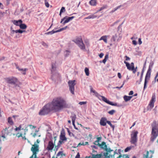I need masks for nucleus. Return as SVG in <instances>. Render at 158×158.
Listing matches in <instances>:
<instances>
[{"label":"nucleus","instance_id":"nucleus-11","mask_svg":"<svg viewBox=\"0 0 158 158\" xmlns=\"http://www.w3.org/2000/svg\"><path fill=\"white\" fill-rule=\"evenodd\" d=\"M138 132L137 131H133L131 134V139L130 142L131 144L136 145V143L137 141V135L138 134Z\"/></svg>","mask_w":158,"mask_h":158},{"label":"nucleus","instance_id":"nucleus-61","mask_svg":"<svg viewBox=\"0 0 158 158\" xmlns=\"http://www.w3.org/2000/svg\"><path fill=\"white\" fill-rule=\"evenodd\" d=\"M126 57V61H128L130 60V58L128 56H125Z\"/></svg>","mask_w":158,"mask_h":158},{"label":"nucleus","instance_id":"nucleus-26","mask_svg":"<svg viewBox=\"0 0 158 158\" xmlns=\"http://www.w3.org/2000/svg\"><path fill=\"white\" fill-rule=\"evenodd\" d=\"M98 17V16L96 14H94L93 15H92L88 16L87 17L85 18L86 19H95L97 17Z\"/></svg>","mask_w":158,"mask_h":158},{"label":"nucleus","instance_id":"nucleus-54","mask_svg":"<svg viewBox=\"0 0 158 158\" xmlns=\"http://www.w3.org/2000/svg\"><path fill=\"white\" fill-rule=\"evenodd\" d=\"M101 137H97V140H96L97 141H98V142H99V141L101 140Z\"/></svg>","mask_w":158,"mask_h":158},{"label":"nucleus","instance_id":"nucleus-41","mask_svg":"<svg viewBox=\"0 0 158 158\" xmlns=\"http://www.w3.org/2000/svg\"><path fill=\"white\" fill-rule=\"evenodd\" d=\"M70 52L68 50H66L64 52V54L66 56H67L69 55Z\"/></svg>","mask_w":158,"mask_h":158},{"label":"nucleus","instance_id":"nucleus-7","mask_svg":"<svg viewBox=\"0 0 158 158\" xmlns=\"http://www.w3.org/2000/svg\"><path fill=\"white\" fill-rule=\"evenodd\" d=\"M153 65V63L152 62H151L150 63L148 69L146 73L145 78L143 90H144L146 88L147 83L150 80L151 76V71Z\"/></svg>","mask_w":158,"mask_h":158},{"label":"nucleus","instance_id":"nucleus-28","mask_svg":"<svg viewBox=\"0 0 158 158\" xmlns=\"http://www.w3.org/2000/svg\"><path fill=\"white\" fill-rule=\"evenodd\" d=\"M89 3L91 6H95L97 4V0H91L89 2Z\"/></svg>","mask_w":158,"mask_h":158},{"label":"nucleus","instance_id":"nucleus-18","mask_svg":"<svg viewBox=\"0 0 158 158\" xmlns=\"http://www.w3.org/2000/svg\"><path fill=\"white\" fill-rule=\"evenodd\" d=\"M52 73H54V76L56 77L58 75V74L56 73V72H55V71L56 70V63L55 62H53L52 63Z\"/></svg>","mask_w":158,"mask_h":158},{"label":"nucleus","instance_id":"nucleus-29","mask_svg":"<svg viewBox=\"0 0 158 158\" xmlns=\"http://www.w3.org/2000/svg\"><path fill=\"white\" fill-rule=\"evenodd\" d=\"M74 18V16H72L71 17L66 16L64 17L63 19H61V20H71Z\"/></svg>","mask_w":158,"mask_h":158},{"label":"nucleus","instance_id":"nucleus-56","mask_svg":"<svg viewBox=\"0 0 158 158\" xmlns=\"http://www.w3.org/2000/svg\"><path fill=\"white\" fill-rule=\"evenodd\" d=\"M123 87V85H121L120 87H114V88H113V89H120L121 88H122Z\"/></svg>","mask_w":158,"mask_h":158},{"label":"nucleus","instance_id":"nucleus-63","mask_svg":"<svg viewBox=\"0 0 158 158\" xmlns=\"http://www.w3.org/2000/svg\"><path fill=\"white\" fill-rule=\"evenodd\" d=\"M103 55H104L103 53H101L99 55V56L100 58H101L103 56Z\"/></svg>","mask_w":158,"mask_h":158},{"label":"nucleus","instance_id":"nucleus-50","mask_svg":"<svg viewBox=\"0 0 158 158\" xmlns=\"http://www.w3.org/2000/svg\"><path fill=\"white\" fill-rule=\"evenodd\" d=\"M42 45L44 47L47 48L48 47V45L46 44V43H45L44 42H42Z\"/></svg>","mask_w":158,"mask_h":158},{"label":"nucleus","instance_id":"nucleus-10","mask_svg":"<svg viewBox=\"0 0 158 158\" xmlns=\"http://www.w3.org/2000/svg\"><path fill=\"white\" fill-rule=\"evenodd\" d=\"M49 112V103H47L45 105L39 112L40 115H45L48 114Z\"/></svg>","mask_w":158,"mask_h":158},{"label":"nucleus","instance_id":"nucleus-45","mask_svg":"<svg viewBox=\"0 0 158 158\" xmlns=\"http://www.w3.org/2000/svg\"><path fill=\"white\" fill-rule=\"evenodd\" d=\"M21 126L20 125L18 127H16L15 129V131H19L21 130Z\"/></svg>","mask_w":158,"mask_h":158},{"label":"nucleus","instance_id":"nucleus-57","mask_svg":"<svg viewBox=\"0 0 158 158\" xmlns=\"http://www.w3.org/2000/svg\"><path fill=\"white\" fill-rule=\"evenodd\" d=\"M117 75L118 78L120 79H121V74L120 73H118L117 74Z\"/></svg>","mask_w":158,"mask_h":158},{"label":"nucleus","instance_id":"nucleus-46","mask_svg":"<svg viewBox=\"0 0 158 158\" xmlns=\"http://www.w3.org/2000/svg\"><path fill=\"white\" fill-rule=\"evenodd\" d=\"M16 136L18 138L22 137V134L18 133L16 135Z\"/></svg>","mask_w":158,"mask_h":158},{"label":"nucleus","instance_id":"nucleus-4","mask_svg":"<svg viewBox=\"0 0 158 158\" xmlns=\"http://www.w3.org/2000/svg\"><path fill=\"white\" fill-rule=\"evenodd\" d=\"M90 92L94 93V95L100 100H102L108 104L112 106H115L117 105V104L116 103H114L113 102H110L108 100L107 98L104 96L101 95L95 90H94L92 88L90 89Z\"/></svg>","mask_w":158,"mask_h":158},{"label":"nucleus","instance_id":"nucleus-9","mask_svg":"<svg viewBox=\"0 0 158 158\" xmlns=\"http://www.w3.org/2000/svg\"><path fill=\"white\" fill-rule=\"evenodd\" d=\"M31 151L33 153V155L30 158H37L36 154L39 152V146L38 144L35 143L32 145L31 148Z\"/></svg>","mask_w":158,"mask_h":158},{"label":"nucleus","instance_id":"nucleus-37","mask_svg":"<svg viewBox=\"0 0 158 158\" xmlns=\"http://www.w3.org/2000/svg\"><path fill=\"white\" fill-rule=\"evenodd\" d=\"M107 7V6L106 5H104L102 7L100 8L99 11H100L104 9H106Z\"/></svg>","mask_w":158,"mask_h":158},{"label":"nucleus","instance_id":"nucleus-38","mask_svg":"<svg viewBox=\"0 0 158 158\" xmlns=\"http://www.w3.org/2000/svg\"><path fill=\"white\" fill-rule=\"evenodd\" d=\"M115 111L114 110H112L109 111L108 113L109 114L111 115H113L115 112Z\"/></svg>","mask_w":158,"mask_h":158},{"label":"nucleus","instance_id":"nucleus-62","mask_svg":"<svg viewBox=\"0 0 158 158\" xmlns=\"http://www.w3.org/2000/svg\"><path fill=\"white\" fill-rule=\"evenodd\" d=\"M29 126L30 127V128L31 129H32L33 128L34 129L35 128V127L32 125H29Z\"/></svg>","mask_w":158,"mask_h":158},{"label":"nucleus","instance_id":"nucleus-23","mask_svg":"<svg viewBox=\"0 0 158 158\" xmlns=\"http://www.w3.org/2000/svg\"><path fill=\"white\" fill-rule=\"evenodd\" d=\"M109 35H103L99 39V40H103L105 43L106 44L107 43V39L109 38Z\"/></svg>","mask_w":158,"mask_h":158},{"label":"nucleus","instance_id":"nucleus-33","mask_svg":"<svg viewBox=\"0 0 158 158\" xmlns=\"http://www.w3.org/2000/svg\"><path fill=\"white\" fill-rule=\"evenodd\" d=\"M84 71L86 75L87 76H89V71L88 68L85 67V69Z\"/></svg>","mask_w":158,"mask_h":158},{"label":"nucleus","instance_id":"nucleus-25","mask_svg":"<svg viewBox=\"0 0 158 158\" xmlns=\"http://www.w3.org/2000/svg\"><path fill=\"white\" fill-rule=\"evenodd\" d=\"M102 155L99 154H92L91 156V158H102Z\"/></svg>","mask_w":158,"mask_h":158},{"label":"nucleus","instance_id":"nucleus-51","mask_svg":"<svg viewBox=\"0 0 158 158\" xmlns=\"http://www.w3.org/2000/svg\"><path fill=\"white\" fill-rule=\"evenodd\" d=\"M46 0H45V5L47 7H48L49 6V4L48 2H46Z\"/></svg>","mask_w":158,"mask_h":158},{"label":"nucleus","instance_id":"nucleus-20","mask_svg":"<svg viewBox=\"0 0 158 158\" xmlns=\"http://www.w3.org/2000/svg\"><path fill=\"white\" fill-rule=\"evenodd\" d=\"M10 30H11V33L13 34H14L15 33H19L21 34L23 32H26L25 31L21 30L20 29H19V30H14L13 29V28L12 27H10Z\"/></svg>","mask_w":158,"mask_h":158},{"label":"nucleus","instance_id":"nucleus-35","mask_svg":"<svg viewBox=\"0 0 158 158\" xmlns=\"http://www.w3.org/2000/svg\"><path fill=\"white\" fill-rule=\"evenodd\" d=\"M8 123L11 125H13L14 124L11 117H9L8 118Z\"/></svg>","mask_w":158,"mask_h":158},{"label":"nucleus","instance_id":"nucleus-2","mask_svg":"<svg viewBox=\"0 0 158 158\" xmlns=\"http://www.w3.org/2000/svg\"><path fill=\"white\" fill-rule=\"evenodd\" d=\"M99 146L106 150L107 152L104 154L105 158H129L128 155H124L122 156L113 150H111L110 148H107L106 143L104 142H103L100 144Z\"/></svg>","mask_w":158,"mask_h":158},{"label":"nucleus","instance_id":"nucleus-49","mask_svg":"<svg viewBox=\"0 0 158 158\" xmlns=\"http://www.w3.org/2000/svg\"><path fill=\"white\" fill-rule=\"evenodd\" d=\"M81 145H84V142H82V143H79L77 145V147H80Z\"/></svg>","mask_w":158,"mask_h":158},{"label":"nucleus","instance_id":"nucleus-64","mask_svg":"<svg viewBox=\"0 0 158 158\" xmlns=\"http://www.w3.org/2000/svg\"><path fill=\"white\" fill-rule=\"evenodd\" d=\"M75 158H80V155L78 153L75 157Z\"/></svg>","mask_w":158,"mask_h":158},{"label":"nucleus","instance_id":"nucleus-14","mask_svg":"<svg viewBox=\"0 0 158 158\" xmlns=\"http://www.w3.org/2000/svg\"><path fill=\"white\" fill-rule=\"evenodd\" d=\"M6 82L9 84L15 85L18 82V79L15 77L8 78L6 79Z\"/></svg>","mask_w":158,"mask_h":158},{"label":"nucleus","instance_id":"nucleus-31","mask_svg":"<svg viewBox=\"0 0 158 158\" xmlns=\"http://www.w3.org/2000/svg\"><path fill=\"white\" fill-rule=\"evenodd\" d=\"M65 155L64 154L62 151H60L59 152L57 155V156L58 157H62L63 156H65Z\"/></svg>","mask_w":158,"mask_h":158},{"label":"nucleus","instance_id":"nucleus-42","mask_svg":"<svg viewBox=\"0 0 158 158\" xmlns=\"http://www.w3.org/2000/svg\"><path fill=\"white\" fill-rule=\"evenodd\" d=\"M107 123L109 124L111 127L113 129L114 128V126L111 123L110 121H108L107 122Z\"/></svg>","mask_w":158,"mask_h":158},{"label":"nucleus","instance_id":"nucleus-13","mask_svg":"<svg viewBox=\"0 0 158 158\" xmlns=\"http://www.w3.org/2000/svg\"><path fill=\"white\" fill-rule=\"evenodd\" d=\"M75 82V80H70L68 82V84L69 86V90L71 93L73 94H74V87L76 85Z\"/></svg>","mask_w":158,"mask_h":158},{"label":"nucleus","instance_id":"nucleus-6","mask_svg":"<svg viewBox=\"0 0 158 158\" xmlns=\"http://www.w3.org/2000/svg\"><path fill=\"white\" fill-rule=\"evenodd\" d=\"M82 50L85 51V46L83 43L82 38L81 36H79L76 37L73 40Z\"/></svg>","mask_w":158,"mask_h":158},{"label":"nucleus","instance_id":"nucleus-30","mask_svg":"<svg viewBox=\"0 0 158 158\" xmlns=\"http://www.w3.org/2000/svg\"><path fill=\"white\" fill-rule=\"evenodd\" d=\"M132 97V96H127L126 95H125L124 96V100L126 102H127L130 100H131V98Z\"/></svg>","mask_w":158,"mask_h":158},{"label":"nucleus","instance_id":"nucleus-12","mask_svg":"<svg viewBox=\"0 0 158 158\" xmlns=\"http://www.w3.org/2000/svg\"><path fill=\"white\" fill-rule=\"evenodd\" d=\"M12 128L8 127L6 128L5 129H4L2 131V137L4 139L6 138V136L7 135H11V132L12 131Z\"/></svg>","mask_w":158,"mask_h":158},{"label":"nucleus","instance_id":"nucleus-34","mask_svg":"<svg viewBox=\"0 0 158 158\" xmlns=\"http://www.w3.org/2000/svg\"><path fill=\"white\" fill-rule=\"evenodd\" d=\"M122 6V5H121L119 6H117V7L115 8L114 9H113L112 10L110 11V13H113L116 10H117L120 8Z\"/></svg>","mask_w":158,"mask_h":158},{"label":"nucleus","instance_id":"nucleus-21","mask_svg":"<svg viewBox=\"0 0 158 158\" xmlns=\"http://www.w3.org/2000/svg\"><path fill=\"white\" fill-rule=\"evenodd\" d=\"M107 121L106 118L102 117L100 120V124L101 126H105L107 123Z\"/></svg>","mask_w":158,"mask_h":158},{"label":"nucleus","instance_id":"nucleus-47","mask_svg":"<svg viewBox=\"0 0 158 158\" xmlns=\"http://www.w3.org/2000/svg\"><path fill=\"white\" fill-rule=\"evenodd\" d=\"M86 102H81L79 103V104L81 105L85 104L86 103Z\"/></svg>","mask_w":158,"mask_h":158},{"label":"nucleus","instance_id":"nucleus-40","mask_svg":"<svg viewBox=\"0 0 158 158\" xmlns=\"http://www.w3.org/2000/svg\"><path fill=\"white\" fill-rule=\"evenodd\" d=\"M132 147L131 146L127 147V148H126L125 149V152H127L128 151H129L131 149Z\"/></svg>","mask_w":158,"mask_h":158},{"label":"nucleus","instance_id":"nucleus-58","mask_svg":"<svg viewBox=\"0 0 158 158\" xmlns=\"http://www.w3.org/2000/svg\"><path fill=\"white\" fill-rule=\"evenodd\" d=\"M38 131H35V133H34V134L32 136L34 137H35L37 135L36 132H38Z\"/></svg>","mask_w":158,"mask_h":158},{"label":"nucleus","instance_id":"nucleus-3","mask_svg":"<svg viewBox=\"0 0 158 158\" xmlns=\"http://www.w3.org/2000/svg\"><path fill=\"white\" fill-rule=\"evenodd\" d=\"M90 92L94 93V95L100 100H102L108 104L112 106H115L117 105V104L116 103H114L113 102H110L108 100L107 98L104 96L101 95L95 90H94L92 88L90 89Z\"/></svg>","mask_w":158,"mask_h":158},{"label":"nucleus","instance_id":"nucleus-16","mask_svg":"<svg viewBox=\"0 0 158 158\" xmlns=\"http://www.w3.org/2000/svg\"><path fill=\"white\" fill-rule=\"evenodd\" d=\"M154 153V152L153 151H147L146 154L143 155V158H152Z\"/></svg>","mask_w":158,"mask_h":158},{"label":"nucleus","instance_id":"nucleus-55","mask_svg":"<svg viewBox=\"0 0 158 158\" xmlns=\"http://www.w3.org/2000/svg\"><path fill=\"white\" fill-rule=\"evenodd\" d=\"M130 66L131 68H134V63L133 62L131 63V64H130Z\"/></svg>","mask_w":158,"mask_h":158},{"label":"nucleus","instance_id":"nucleus-15","mask_svg":"<svg viewBox=\"0 0 158 158\" xmlns=\"http://www.w3.org/2000/svg\"><path fill=\"white\" fill-rule=\"evenodd\" d=\"M156 97L155 94H153L152 95L151 99L150 102L149 106L151 109L154 106V103L156 101Z\"/></svg>","mask_w":158,"mask_h":158},{"label":"nucleus","instance_id":"nucleus-44","mask_svg":"<svg viewBox=\"0 0 158 158\" xmlns=\"http://www.w3.org/2000/svg\"><path fill=\"white\" fill-rule=\"evenodd\" d=\"M143 72L141 73V76H140V81H139V82L138 83L139 84H140V82H141L142 80V77H143Z\"/></svg>","mask_w":158,"mask_h":158},{"label":"nucleus","instance_id":"nucleus-27","mask_svg":"<svg viewBox=\"0 0 158 158\" xmlns=\"http://www.w3.org/2000/svg\"><path fill=\"white\" fill-rule=\"evenodd\" d=\"M60 138V139L62 141H66L67 140V139L65 137L64 133H61Z\"/></svg>","mask_w":158,"mask_h":158},{"label":"nucleus","instance_id":"nucleus-32","mask_svg":"<svg viewBox=\"0 0 158 158\" xmlns=\"http://www.w3.org/2000/svg\"><path fill=\"white\" fill-rule=\"evenodd\" d=\"M19 27L21 29H25L27 27V26L26 24H23L22 23H21Z\"/></svg>","mask_w":158,"mask_h":158},{"label":"nucleus","instance_id":"nucleus-5","mask_svg":"<svg viewBox=\"0 0 158 158\" xmlns=\"http://www.w3.org/2000/svg\"><path fill=\"white\" fill-rule=\"evenodd\" d=\"M152 126V131L150 140L152 142L158 135V126L155 122L153 123Z\"/></svg>","mask_w":158,"mask_h":158},{"label":"nucleus","instance_id":"nucleus-17","mask_svg":"<svg viewBox=\"0 0 158 158\" xmlns=\"http://www.w3.org/2000/svg\"><path fill=\"white\" fill-rule=\"evenodd\" d=\"M124 63L126 64V66L127 68L129 70H132L133 71V73H135L137 71V67H136L135 68L134 67V68H131V66H130V64L126 62L125 61H124Z\"/></svg>","mask_w":158,"mask_h":158},{"label":"nucleus","instance_id":"nucleus-48","mask_svg":"<svg viewBox=\"0 0 158 158\" xmlns=\"http://www.w3.org/2000/svg\"><path fill=\"white\" fill-rule=\"evenodd\" d=\"M54 147L53 144L51 143L50 141V150H52Z\"/></svg>","mask_w":158,"mask_h":158},{"label":"nucleus","instance_id":"nucleus-19","mask_svg":"<svg viewBox=\"0 0 158 158\" xmlns=\"http://www.w3.org/2000/svg\"><path fill=\"white\" fill-rule=\"evenodd\" d=\"M67 27V26H66L64 27L59 29L58 30H57L56 29H55L52 31H50V34H52L56 32H60L66 29Z\"/></svg>","mask_w":158,"mask_h":158},{"label":"nucleus","instance_id":"nucleus-39","mask_svg":"<svg viewBox=\"0 0 158 158\" xmlns=\"http://www.w3.org/2000/svg\"><path fill=\"white\" fill-rule=\"evenodd\" d=\"M65 10V8L64 7H62L60 11V15H61V14L64 12Z\"/></svg>","mask_w":158,"mask_h":158},{"label":"nucleus","instance_id":"nucleus-43","mask_svg":"<svg viewBox=\"0 0 158 158\" xmlns=\"http://www.w3.org/2000/svg\"><path fill=\"white\" fill-rule=\"evenodd\" d=\"M69 20H61L60 23H63L64 24L65 23L69 22Z\"/></svg>","mask_w":158,"mask_h":158},{"label":"nucleus","instance_id":"nucleus-59","mask_svg":"<svg viewBox=\"0 0 158 158\" xmlns=\"http://www.w3.org/2000/svg\"><path fill=\"white\" fill-rule=\"evenodd\" d=\"M132 44L134 45H136L137 44V43L135 40H133L132 41Z\"/></svg>","mask_w":158,"mask_h":158},{"label":"nucleus","instance_id":"nucleus-1","mask_svg":"<svg viewBox=\"0 0 158 158\" xmlns=\"http://www.w3.org/2000/svg\"><path fill=\"white\" fill-rule=\"evenodd\" d=\"M52 109L55 111H60L69 107L66 100L62 97H58L54 98L52 102Z\"/></svg>","mask_w":158,"mask_h":158},{"label":"nucleus","instance_id":"nucleus-53","mask_svg":"<svg viewBox=\"0 0 158 158\" xmlns=\"http://www.w3.org/2000/svg\"><path fill=\"white\" fill-rule=\"evenodd\" d=\"M138 43L139 45L142 44V41L141 40V39L140 38H139L138 39Z\"/></svg>","mask_w":158,"mask_h":158},{"label":"nucleus","instance_id":"nucleus-60","mask_svg":"<svg viewBox=\"0 0 158 158\" xmlns=\"http://www.w3.org/2000/svg\"><path fill=\"white\" fill-rule=\"evenodd\" d=\"M86 45L87 47H88L89 46V43L88 41L85 42Z\"/></svg>","mask_w":158,"mask_h":158},{"label":"nucleus","instance_id":"nucleus-24","mask_svg":"<svg viewBox=\"0 0 158 158\" xmlns=\"http://www.w3.org/2000/svg\"><path fill=\"white\" fill-rule=\"evenodd\" d=\"M12 22L16 26H19L21 23L23 22L22 20H12Z\"/></svg>","mask_w":158,"mask_h":158},{"label":"nucleus","instance_id":"nucleus-36","mask_svg":"<svg viewBox=\"0 0 158 158\" xmlns=\"http://www.w3.org/2000/svg\"><path fill=\"white\" fill-rule=\"evenodd\" d=\"M71 118L72 122H75L76 118V115L75 114H73Z\"/></svg>","mask_w":158,"mask_h":158},{"label":"nucleus","instance_id":"nucleus-8","mask_svg":"<svg viewBox=\"0 0 158 158\" xmlns=\"http://www.w3.org/2000/svg\"><path fill=\"white\" fill-rule=\"evenodd\" d=\"M122 38L121 35L119 34H115L113 35L110 40L111 43L110 44V46L114 45L116 47L117 45V42L120 41Z\"/></svg>","mask_w":158,"mask_h":158},{"label":"nucleus","instance_id":"nucleus-52","mask_svg":"<svg viewBox=\"0 0 158 158\" xmlns=\"http://www.w3.org/2000/svg\"><path fill=\"white\" fill-rule=\"evenodd\" d=\"M94 143V144H95V145H99V146H100V144L99 143V142H98V141H96Z\"/></svg>","mask_w":158,"mask_h":158},{"label":"nucleus","instance_id":"nucleus-22","mask_svg":"<svg viewBox=\"0 0 158 158\" xmlns=\"http://www.w3.org/2000/svg\"><path fill=\"white\" fill-rule=\"evenodd\" d=\"M16 68L19 71L21 72L22 73L23 75H25L26 74V71L28 70L27 68L22 69L20 68L17 65H16Z\"/></svg>","mask_w":158,"mask_h":158}]
</instances>
